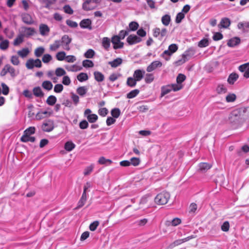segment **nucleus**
Masks as SVG:
<instances>
[{
	"mask_svg": "<svg viewBox=\"0 0 249 249\" xmlns=\"http://www.w3.org/2000/svg\"><path fill=\"white\" fill-rule=\"evenodd\" d=\"M142 39L135 35H130L126 38V41L129 45H132L142 41Z\"/></svg>",
	"mask_w": 249,
	"mask_h": 249,
	"instance_id": "1a4fd4ad",
	"label": "nucleus"
},
{
	"mask_svg": "<svg viewBox=\"0 0 249 249\" xmlns=\"http://www.w3.org/2000/svg\"><path fill=\"white\" fill-rule=\"evenodd\" d=\"M76 60V57L73 55H66V62L68 63H74Z\"/></svg>",
	"mask_w": 249,
	"mask_h": 249,
	"instance_id": "0e129e2a",
	"label": "nucleus"
},
{
	"mask_svg": "<svg viewBox=\"0 0 249 249\" xmlns=\"http://www.w3.org/2000/svg\"><path fill=\"white\" fill-rule=\"evenodd\" d=\"M77 78L79 81L82 82L87 80L89 77L87 73L81 72L77 76Z\"/></svg>",
	"mask_w": 249,
	"mask_h": 249,
	"instance_id": "a19ab883",
	"label": "nucleus"
},
{
	"mask_svg": "<svg viewBox=\"0 0 249 249\" xmlns=\"http://www.w3.org/2000/svg\"><path fill=\"white\" fill-rule=\"evenodd\" d=\"M185 18V14L182 12H179L177 14L175 21L177 23H179L181 22V20Z\"/></svg>",
	"mask_w": 249,
	"mask_h": 249,
	"instance_id": "3c124183",
	"label": "nucleus"
},
{
	"mask_svg": "<svg viewBox=\"0 0 249 249\" xmlns=\"http://www.w3.org/2000/svg\"><path fill=\"white\" fill-rule=\"evenodd\" d=\"M121 113L120 110L118 108H115L111 110V115L115 118H117L119 117Z\"/></svg>",
	"mask_w": 249,
	"mask_h": 249,
	"instance_id": "5fc2aeb1",
	"label": "nucleus"
},
{
	"mask_svg": "<svg viewBox=\"0 0 249 249\" xmlns=\"http://www.w3.org/2000/svg\"><path fill=\"white\" fill-rule=\"evenodd\" d=\"M54 128L53 122L51 120L45 121L42 125V129L45 132H50Z\"/></svg>",
	"mask_w": 249,
	"mask_h": 249,
	"instance_id": "0eeeda50",
	"label": "nucleus"
},
{
	"mask_svg": "<svg viewBox=\"0 0 249 249\" xmlns=\"http://www.w3.org/2000/svg\"><path fill=\"white\" fill-rule=\"evenodd\" d=\"M11 62L15 66H18L19 64L18 57L17 55H13L11 57Z\"/></svg>",
	"mask_w": 249,
	"mask_h": 249,
	"instance_id": "338daca9",
	"label": "nucleus"
},
{
	"mask_svg": "<svg viewBox=\"0 0 249 249\" xmlns=\"http://www.w3.org/2000/svg\"><path fill=\"white\" fill-rule=\"evenodd\" d=\"M168 50L173 54L178 50V46L176 44H172L169 46Z\"/></svg>",
	"mask_w": 249,
	"mask_h": 249,
	"instance_id": "e2e57ef3",
	"label": "nucleus"
},
{
	"mask_svg": "<svg viewBox=\"0 0 249 249\" xmlns=\"http://www.w3.org/2000/svg\"><path fill=\"white\" fill-rule=\"evenodd\" d=\"M170 197L169 193L163 192L157 195L155 198V202L158 205H164L168 202Z\"/></svg>",
	"mask_w": 249,
	"mask_h": 249,
	"instance_id": "f03ea898",
	"label": "nucleus"
},
{
	"mask_svg": "<svg viewBox=\"0 0 249 249\" xmlns=\"http://www.w3.org/2000/svg\"><path fill=\"white\" fill-rule=\"evenodd\" d=\"M111 42L113 44V48L115 50L122 48L124 47V43L121 41V39L117 36L112 37Z\"/></svg>",
	"mask_w": 249,
	"mask_h": 249,
	"instance_id": "6e6552de",
	"label": "nucleus"
},
{
	"mask_svg": "<svg viewBox=\"0 0 249 249\" xmlns=\"http://www.w3.org/2000/svg\"><path fill=\"white\" fill-rule=\"evenodd\" d=\"M171 16L168 14H166L161 17V21L162 23L166 26L169 25L171 22Z\"/></svg>",
	"mask_w": 249,
	"mask_h": 249,
	"instance_id": "4be33fe9",
	"label": "nucleus"
},
{
	"mask_svg": "<svg viewBox=\"0 0 249 249\" xmlns=\"http://www.w3.org/2000/svg\"><path fill=\"white\" fill-rule=\"evenodd\" d=\"M50 31L49 27L44 24H41L39 26V32L42 36H46Z\"/></svg>",
	"mask_w": 249,
	"mask_h": 249,
	"instance_id": "4468645a",
	"label": "nucleus"
},
{
	"mask_svg": "<svg viewBox=\"0 0 249 249\" xmlns=\"http://www.w3.org/2000/svg\"><path fill=\"white\" fill-rule=\"evenodd\" d=\"M209 44V40L207 38H204L199 41L198 46L200 48H203L208 46Z\"/></svg>",
	"mask_w": 249,
	"mask_h": 249,
	"instance_id": "09e8293b",
	"label": "nucleus"
},
{
	"mask_svg": "<svg viewBox=\"0 0 249 249\" xmlns=\"http://www.w3.org/2000/svg\"><path fill=\"white\" fill-rule=\"evenodd\" d=\"M182 88V86L181 85L176 84L162 86L161 88V97L164 96L172 90L177 91Z\"/></svg>",
	"mask_w": 249,
	"mask_h": 249,
	"instance_id": "f257e3e1",
	"label": "nucleus"
},
{
	"mask_svg": "<svg viewBox=\"0 0 249 249\" xmlns=\"http://www.w3.org/2000/svg\"><path fill=\"white\" fill-rule=\"evenodd\" d=\"M249 69V63L243 64L239 67V70L242 72H246Z\"/></svg>",
	"mask_w": 249,
	"mask_h": 249,
	"instance_id": "13d9d810",
	"label": "nucleus"
},
{
	"mask_svg": "<svg viewBox=\"0 0 249 249\" xmlns=\"http://www.w3.org/2000/svg\"><path fill=\"white\" fill-rule=\"evenodd\" d=\"M101 0H85L83 3V9L85 11H89L95 9Z\"/></svg>",
	"mask_w": 249,
	"mask_h": 249,
	"instance_id": "7ed1b4c3",
	"label": "nucleus"
},
{
	"mask_svg": "<svg viewBox=\"0 0 249 249\" xmlns=\"http://www.w3.org/2000/svg\"><path fill=\"white\" fill-rule=\"evenodd\" d=\"M83 66L85 68H92L94 66L93 62L90 60L86 59L82 62Z\"/></svg>",
	"mask_w": 249,
	"mask_h": 249,
	"instance_id": "de8ad7c7",
	"label": "nucleus"
},
{
	"mask_svg": "<svg viewBox=\"0 0 249 249\" xmlns=\"http://www.w3.org/2000/svg\"><path fill=\"white\" fill-rule=\"evenodd\" d=\"M139 24L135 21H132L129 24V28L130 31H135L138 29Z\"/></svg>",
	"mask_w": 249,
	"mask_h": 249,
	"instance_id": "6e6d98bb",
	"label": "nucleus"
},
{
	"mask_svg": "<svg viewBox=\"0 0 249 249\" xmlns=\"http://www.w3.org/2000/svg\"><path fill=\"white\" fill-rule=\"evenodd\" d=\"M35 132V128L34 127H30L27 128L24 131L23 135H31Z\"/></svg>",
	"mask_w": 249,
	"mask_h": 249,
	"instance_id": "69168bd1",
	"label": "nucleus"
},
{
	"mask_svg": "<svg viewBox=\"0 0 249 249\" xmlns=\"http://www.w3.org/2000/svg\"><path fill=\"white\" fill-rule=\"evenodd\" d=\"M102 45L105 50H108L110 45V39L107 37H103L102 40Z\"/></svg>",
	"mask_w": 249,
	"mask_h": 249,
	"instance_id": "5701e85b",
	"label": "nucleus"
},
{
	"mask_svg": "<svg viewBox=\"0 0 249 249\" xmlns=\"http://www.w3.org/2000/svg\"><path fill=\"white\" fill-rule=\"evenodd\" d=\"M53 59L52 56L49 54H45L42 57V60L44 63H48Z\"/></svg>",
	"mask_w": 249,
	"mask_h": 249,
	"instance_id": "bf43d9fd",
	"label": "nucleus"
},
{
	"mask_svg": "<svg viewBox=\"0 0 249 249\" xmlns=\"http://www.w3.org/2000/svg\"><path fill=\"white\" fill-rule=\"evenodd\" d=\"M181 223V220L178 218H175L171 221H167L166 222V225L167 226H176Z\"/></svg>",
	"mask_w": 249,
	"mask_h": 249,
	"instance_id": "bb28decb",
	"label": "nucleus"
},
{
	"mask_svg": "<svg viewBox=\"0 0 249 249\" xmlns=\"http://www.w3.org/2000/svg\"><path fill=\"white\" fill-rule=\"evenodd\" d=\"M66 69L69 71L76 72L81 70L82 67L74 64L71 66L67 65L65 66Z\"/></svg>",
	"mask_w": 249,
	"mask_h": 249,
	"instance_id": "412c9836",
	"label": "nucleus"
},
{
	"mask_svg": "<svg viewBox=\"0 0 249 249\" xmlns=\"http://www.w3.org/2000/svg\"><path fill=\"white\" fill-rule=\"evenodd\" d=\"M240 39L239 37H233L230 39L228 42V45L231 47H233L239 44Z\"/></svg>",
	"mask_w": 249,
	"mask_h": 249,
	"instance_id": "a211bd4d",
	"label": "nucleus"
},
{
	"mask_svg": "<svg viewBox=\"0 0 249 249\" xmlns=\"http://www.w3.org/2000/svg\"><path fill=\"white\" fill-rule=\"evenodd\" d=\"M216 91L218 94H224L227 92L226 85L223 84H219L216 89Z\"/></svg>",
	"mask_w": 249,
	"mask_h": 249,
	"instance_id": "6ab92c4d",
	"label": "nucleus"
},
{
	"mask_svg": "<svg viewBox=\"0 0 249 249\" xmlns=\"http://www.w3.org/2000/svg\"><path fill=\"white\" fill-rule=\"evenodd\" d=\"M95 55V52L92 49H89L85 53L84 56L87 58H91Z\"/></svg>",
	"mask_w": 249,
	"mask_h": 249,
	"instance_id": "864d4df0",
	"label": "nucleus"
},
{
	"mask_svg": "<svg viewBox=\"0 0 249 249\" xmlns=\"http://www.w3.org/2000/svg\"><path fill=\"white\" fill-rule=\"evenodd\" d=\"M230 24L231 21L228 18H222L220 23L221 26L224 28H228L230 25Z\"/></svg>",
	"mask_w": 249,
	"mask_h": 249,
	"instance_id": "c85d7f7f",
	"label": "nucleus"
},
{
	"mask_svg": "<svg viewBox=\"0 0 249 249\" xmlns=\"http://www.w3.org/2000/svg\"><path fill=\"white\" fill-rule=\"evenodd\" d=\"M63 86L61 84H57L54 86V91L56 93H60L63 90Z\"/></svg>",
	"mask_w": 249,
	"mask_h": 249,
	"instance_id": "774afa93",
	"label": "nucleus"
},
{
	"mask_svg": "<svg viewBox=\"0 0 249 249\" xmlns=\"http://www.w3.org/2000/svg\"><path fill=\"white\" fill-rule=\"evenodd\" d=\"M186 76L183 74H179L177 77V84L181 85V84L185 80Z\"/></svg>",
	"mask_w": 249,
	"mask_h": 249,
	"instance_id": "680f3d73",
	"label": "nucleus"
},
{
	"mask_svg": "<svg viewBox=\"0 0 249 249\" xmlns=\"http://www.w3.org/2000/svg\"><path fill=\"white\" fill-rule=\"evenodd\" d=\"M35 33V30L34 28L31 27H25L24 28L23 34L24 36L29 37L33 36Z\"/></svg>",
	"mask_w": 249,
	"mask_h": 249,
	"instance_id": "aec40b11",
	"label": "nucleus"
},
{
	"mask_svg": "<svg viewBox=\"0 0 249 249\" xmlns=\"http://www.w3.org/2000/svg\"><path fill=\"white\" fill-rule=\"evenodd\" d=\"M173 54L168 50H165L161 54L160 56L166 61H169L171 56Z\"/></svg>",
	"mask_w": 249,
	"mask_h": 249,
	"instance_id": "473e14b6",
	"label": "nucleus"
},
{
	"mask_svg": "<svg viewBox=\"0 0 249 249\" xmlns=\"http://www.w3.org/2000/svg\"><path fill=\"white\" fill-rule=\"evenodd\" d=\"M56 100L57 99L55 96L50 95L48 97L46 103L48 105L53 106L55 104Z\"/></svg>",
	"mask_w": 249,
	"mask_h": 249,
	"instance_id": "4c0bfd02",
	"label": "nucleus"
},
{
	"mask_svg": "<svg viewBox=\"0 0 249 249\" xmlns=\"http://www.w3.org/2000/svg\"><path fill=\"white\" fill-rule=\"evenodd\" d=\"M236 95L233 93L229 94L226 97V100L227 102H232L236 99Z\"/></svg>",
	"mask_w": 249,
	"mask_h": 249,
	"instance_id": "052dcab7",
	"label": "nucleus"
},
{
	"mask_svg": "<svg viewBox=\"0 0 249 249\" xmlns=\"http://www.w3.org/2000/svg\"><path fill=\"white\" fill-rule=\"evenodd\" d=\"M138 82L134 77H129L127 78L126 84L130 87H134L136 85Z\"/></svg>",
	"mask_w": 249,
	"mask_h": 249,
	"instance_id": "72a5a7b5",
	"label": "nucleus"
},
{
	"mask_svg": "<svg viewBox=\"0 0 249 249\" xmlns=\"http://www.w3.org/2000/svg\"><path fill=\"white\" fill-rule=\"evenodd\" d=\"M9 41L7 39L2 40L0 43V49L2 51L7 50L9 46Z\"/></svg>",
	"mask_w": 249,
	"mask_h": 249,
	"instance_id": "c9c22d12",
	"label": "nucleus"
},
{
	"mask_svg": "<svg viewBox=\"0 0 249 249\" xmlns=\"http://www.w3.org/2000/svg\"><path fill=\"white\" fill-rule=\"evenodd\" d=\"M24 36L19 35L14 40L13 44L14 46H18L23 41Z\"/></svg>",
	"mask_w": 249,
	"mask_h": 249,
	"instance_id": "ea45409f",
	"label": "nucleus"
},
{
	"mask_svg": "<svg viewBox=\"0 0 249 249\" xmlns=\"http://www.w3.org/2000/svg\"><path fill=\"white\" fill-rule=\"evenodd\" d=\"M98 162L100 164H105L108 163L109 164L112 163V161L109 159H107L104 157H101L98 160Z\"/></svg>",
	"mask_w": 249,
	"mask_h": 249,
	"instance_id": "603ef678",
	"label": "nucleus"
},
{
	"mask_svg": "<svg viewBox=\"0 0 249 249\" xmlns=\"http://www.w3.org/2000/svg\"><path fill=\"white\" fill-rule=\"evenodd\" d=\"M22 19L23 22L28 25H31L34 22L31 15L27 13H24L22 15Z\"/></svg>",
	"mask_w": 249,
	"mask_h": 249,
	"instance_id": "2eb2a0df",
	"label": "nucleus"
},
{
	"mask_svg": "<svg viewBox=\"0 0 249 249\" xmlns=\"http://www.w3.org/2000/svg\"><path fill=\"white\" fill-rule=\"evenodd\" d=\"M94 76L95 79L98 82H102L105 78L104 75L99 71H95Z\"/></svg>",
	"mask_w": 249,
	"mask_h": 249,
	"instance_id": "f704fd0d",
	"label": "nucleus"
},
{
	"mask_svg": "<svg viewBox=\"0 0 249 249\" xmlns=\"http://www.w3.org/2000/svg\"><path fill=\"white\" fill-rule=\"evenodd\" d=\"M29 50L28 48H23L21 50L18 51L17 53L18 55L22 58L26 57L29 53Z\"/></svg>",
	"mask_w": 249,
	"mask_h": 249,
	"instance_id": "7c9ffc66",
	"label": "nucleus"
},
{
	"mask_svg": "<svg viewBox=\"0 0 249 249\" xmlns=\"http://www.w3.org/2000/svg\"><path fill=\"white\" fill-rule=\"evenodd\" d=\"M60 46H61L60 40H56L53 43L50 45L49 49L51 51L55 52L57 51Z\"/></svg>",
	"mask_w": 249,
	"mask_h": 249,
	"instance_id": "f3484780",
	"label": "nucleus"
},
{
	"mask_svg": "<svg viewBox=\"0 0 249 249\" xmlns=\"http://www.w3.org/2000/svg\"><path fill=\"white\" fill-rule=\"evenodd\" d=\"M154 79V75L152 73H146L145 75L144 81L146 83H152Z\"/></svg>",
	"mask_w": 249,
	"mask_h": 249,
	"instance_id": "c03bdc74",
	"label": "nucleus"
},
{
	"mask_svg": "<svg viewBox=\"0 0 249 249\" xmlns=\"http://www.w3.org/2000/svg\"><path fill=\"white\" fill-rule=\"evenodd\" d=\"M84 116L90 123H94L98 120V116L95 114H91L90 109H86L84 112Z\"/></svg>",
	"mask_w": 249,
	"mask_h": 249,
	"instance_id": "423d86ee",
	"label": "nucleus"
},
{
	"mask_svg": "<svg viewBox=\"0 0 249 249\" xmlns=\"http://www.w3.org/2000/svg\"><path fill=\"white\" fill-rule=\"evenodd\" d=\"M212 167V165L205 162H202L199 164V169L202 171H205Z\"/></svg>",
	"mask_w": 249,
	"mask_h": 249,
	"instance_id": "79ce46f5",
	"label": "nucleus"
},
{
	"mask_svg": "<svg viewBox=\"0 0 249 249\" xmlns=\"http://www.w3.org/2000/svg\"><path fill=\"white\" fill-rule=\"evenodd\" d=\"M181 57H182V58L180 59L177 61L175 62V63L177 65H180L184 63L185 62H186L187 61H188L189 60V59L190 57L189 52L188 51L185 52L184 53L182 54Z\"/></svg>",
	"mask_w": 249,
	"mask_h": 249,
	"instance_id": "ddd939ff",
	"label": "nucleus"
},
{
	"mask_svg": "<svg viewBox=\"0 0 249 249\" xmlns=\"http://www.w3.org/2000/svg\"><path fill=\"white\" fill-rule=\"evenodd\" d=\"M88 89L84 86L80 87L77 89L76 92L80 96H84L87 93Z\"/></svg>",
	"mask_w": 249,
	"mask_h": 249,
	"instance_id": "37998d69",
	"label": "nucleus"
},
{
	"mask_svg": "<svg viewBox=\"0 0 249 249\" xmlns=\"http://www.w3.org/2000/svg\"><path fill=\"white\" fill-rule=\"evenodd\" d=\"M60 40L63 49L66 51H70L71 49L70 44L72 41L71 38L65 35L61 37Z\"/></svg>",
	"mask_w": 249,
	"mask_h": 249,
	"instance_id": "39448f33",
	"label": "nucleus"
},
{
	"mask_svg": "<svg viewBox=\"0 0 249 249\" xmlns=\"http://www.w3.org/2000/svg\"><path fill=\"white\" fill-rule=\"evenodd\" d=\"M129 30H121L120 31L118 36L120 39H124V37L129 34Z\"/></svg>",
	"mask_w": 249,
	"mask_h": 249,
	"instance_id": "4d7b16f0",
	"label": "nucleus"
},
{
	"mask_svg": "<svg viewBox=\"0 0 249 249\" xmlns=\"http://www.w3.org/2000/svg\"><path fill=\"white\" fill-rule=\"evenodd\" d=\"M91 20L89 18H87L82 20L80 22L79 25L81 28L91 30Z\"/></svg>",
	"mask_w": 249,
	"mask_h": 249,
	"instance_id": "9b49d317",
	"label": "nucleus"
},
{
	"mask_svg": "<svg viewBox=\"0 0 249 249\" xmlns=\"http://www.w3.org/2000/svg\"><path fill=\"white\" fill-rule=\"evenodd\" d=\"M55 57L58 61H62L65 60L66 53L64 51H60L56 54Z\"/></svg>",
	"mask_w": 249,
	"mask_h": 249,
	"instance_id": "a878e982",
	"label": "nucleus"
},
{
	"mask_svg": "<svg viewBox=\"0 0 249 249\" xmlns=\"http://www.w3.org/2000/svg\"><path fill=\"white\" fill-rule=\"evenodd\" d=\"M237 27L239 29L242 30L243 32H245L246 29L249 28V22H239L237 25Z\"/></svg>",
	"mask_w": 249,
	"mask_h": 249,
	"instance_id": "e433bc0d",
	"label": "nucleus"
},
{
	"mask_svg": "<svg viewBox=\"0 0 249 249\" xmlns=\"http://www.w3.org/2000/svg\"><path fill=\"white\" fill-rule=\"evenodd\" d=\"M20 140L22 142H34L35 141V138L34 137H31L30 135H23V136L21 137Z\"/></svg>",
	"mask_w": 249,
	"mask_h": 249,
	"instance_id": "cd10ccee",
	"label": "nucleus"
},
{
	"mask_svg": "<svg viewBox=\"0 0 249 249\" xmlns=\"http://www.w3.org/2000/svg\"><path fill=\"white\" fill-rule=\"evenodd\" d=\"M140 91L138 89H134L129 92L127 94V98L129 99L133 98L136 97L139 93Z\"/></svg>",
	"mask_w": 249,
	"mask_h": 249,
	"instance_id": "8fccbe9b",
	"label": "nucleus"
},
{
	"mask_svg": "<svg viewBox=\"0 0 249 249\" xmlns=\"http://www.w3.org/2000/svg\"><path fill=\"white\" fill-rule=\"evenodd\" d=\"M162 63L160 61H154L152 62L146 68V71L148 72H152L158 68L162 66Z\"/></svg>",
	"mask_w": 249,
	"mask_h": 249,
	"instance_id": "9d476101",
	"label": "nucleus"
},
{
	"mask_svg": "<svg viewBox=\"0 0 249 249\" xmlns=\"http://www.w3.org/2000/svg\"><path fill=\"white\" fill-rule=\"evenodd\" d=\"M42 88L47 90H51L53 87V85L50 81H44L42 83Z\"/></svg>",
	"mask_w": 249,
	"mask_h": 249,
	"instance_id": "393cba45",
	"label": "nucleus"
},
{
	"mask_svg": "<svg viewBox=\"0 0 249 249\" xmlns=\"http://www.w3.org/2000/svg\"><path fill=\"white\" fill-rule=\"evenodd\" d=\"M45 52V49L43 47H39L35 50L34 54L37 57H40Z\"/></svg>",
	"mask_w": 249,
	"mask_h": 249,
	"instance_id": "2f4dec72",
	"label": "nucleus"
},
{
	"mask_svg": "<svg viewBox=\"0 0 249 249\" xmlns=\"http://www.w3.org/2000/svg\"><path fill=\"white\" fill-rule=\"evenodd\" d=\"M123 63V59L121 58L118 57L113 61L108 62V64L112 67V68H117V67L120 66Z\"/></svg>",
	"mask_w": 249,
	"mask_h": 249,
	"instance_id": "dca6fc26",
	"label": "nucleus"
},
{
	"mask_svg": "<svg viewBox=\"0 0 249 249\" xmlns=\"http://www.w3.org/2000/svg\"><path fill=\"white\" fill-rule=\"evenodd\" d=\"M75 147V145L71 141L67 142L65 143L64 148L67 151H72Z\"/></svg>",
	"mask_w": 249,
	"mask_h": 249,
	"instance_id": "c756f323",
	"label": "nucleus"
},
{
	"mask_svg": "<svg viewBox=\"0 0 249 249\" xmlns=\"http://www.w3.org/2000/svg\"><path fill=\"white\" fill-rule=\"evenodd\" d=\"M66 71L62 68H57L55 69V74L57 77H61L65 75Z\"/></svg>",
	"mask_w": 249,
	"mask_h": 249,
	"instance_id": "49530a36",
	"label": "nucleus"
},
{
	"mask_svg": "<svg viewBox=\"0 0 249 249\" xmlns=\"http://www.w3.org/2000/svg\"><path fill=\"white\" fill-rule=\"evenodd\" d=\"M145 72L142 70H136L133 73L134 78L137 81H140L143 77Z\"/></svg>",
	"mask_w": 249,
	"mask_h": 249,
	"instance_id": "f8f14e48",
	"label": "nucleus"
},
{
	"mask_svg": "<svg viewBox=\"0 0 249 249\" xmlns=\"http://www.w3.org/2000/svg\"><path fill=\"white\" fill-rule=\"evenodd\" d=\"M26 68L29 70H32L34 68H41L42 66V63L40 59H34L32 58L29 59L25 64Z\"/></svg>",
	"mask_w": 249,
	"mask_h": 249,
	"instance_id": "20e7f679",
	"label": "nucleus"
},
{
	"mask_svg": "<svg viewBox=\"0 0 249 249\" xmlns=\"http://www.w3.org/2000/svg\"><path fill=\"white\" fill-rule=\"evenodd\" d=\"M33 93L35 96L37 97H42L44 96V93L43 92L41 89L39 87H35L33 90Z\"/></svg>",
	"mask_w": 249,
	"mask_h": 249,
	"instance_id": "b1692460",
	"label": "nucleus"
},
{
	"mask_svg": "<svg viewBox=\"0 0 249 249\" xmlns=\"http://www.w3.org/2000/svg\"><path fill=\"white\" fill-rule=\"evenodd\" d=\"M238 78V76L236 73H231L228 79V82L230 84H233Z\"/></svg>",
	"mask_w": 249,
	"mask_h": 249,
	"instance_id": "58836bf2",
	"label": "nucleus"
},
{
	"mask_svg": "<svg viewBox=\"0 0 249 249\" xmlns=\"http://www.w3.org/2000/svg\"><path fill=\"white\" fill-rule=\"evenodd\" d=\"M8 73H9L12 77H15L17 76V73L14 67L9 64H7Z\"/></svg>",
	"mask_w": 249,
	"mask_h": 249,
	"instance_id": "a18cd8bd",
	"label": "nucleus"
}]
</instances>
